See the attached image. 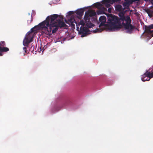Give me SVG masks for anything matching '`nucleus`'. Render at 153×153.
<instances>
[{
  "mask_svg": "<svg viewBox=\"0 0 153 153\" xmlns=\"http://www.w3.org/2000/svg\"><path fill=\"white\" fill-rule=\"evenodd\" d=\"M63 20V16L62 15L55 14L48 16L45 20L32 28L27 34L29 35L38 30L44 29L46 31V34L50 36L56 33L59 27H64L66 26Z\"/></svg>",
  "mask_w": 153,
  "mask_h": 153,
  "instance_id": "nucleus-1",
  "label": "nucleus"
},
{
  "mask_svg": "<svg viewBox=\"0 0 153 153\" xmlns=\"http://www.w3.org/2000/svg\"><path fill=\"white\" fill-rule=\"evenodd\" d=\"M108 19V27L111 31L115 30L121 28L122 26L126 30V32L131 33L134 27L131 24V20L130 17H125L123 14H120V19L112 14L107 15Z\"/></svg>",
  "mask_w": 153,
  "mask_h": 153,
  "instance_id": "nucleus-2",
  "label": "nucleus"
},
{
  "mask_svg": "<svg viewBox=\"0 0 153 153\" xmlns=\"http://www.w3.org/2000/svg\"><path fill=\"white\" fill-rule=\"evenodd\" d=\"M153 77V72L152 73L146 71V72L141 76V79L142 81H149Z\"/></svg>",
  "mask_w": 153,
  "mask_h": 153,
  "instance_id": "nucleus-3",
  "label": "nucleus"
},
{
  "mask_svg": "<svg viewBox=\"0 0 153 153\" xmlns=\"http://www.w3.org/2000/svg\"><path fill=\"white\" fill-rule=\"evenodd\" d=\"M77 30L79 31V34L82 35L81 37H83L86 36L88 34V29L83 26L81 27L80 28L79 27H77Z\"/></svg>",
  "mask_w": 153,
  "mask_h": 153,
  "instance_id": "nucleus-4",
  "label": "nucleus"
},
{
  "mask_svg": "<svg viewBox=\"0 0 153 153\" xmlns=\"http://www.w3.org/2000/svg\"><path fill=\"white\" fill-rule=\"evenodd\" d=\"M145 33L151 37L153 36V24L148 26L145 25Z\"/></svg>",
  "mask_w": 153,
  "mask_h": 153,
  "instance_id": "nucleus-5",
  "label": "nucleus"
},
{
  "mask_svg": "<svg viewBox=\"0 0 153 153\" xmlns=\"http://www.w3.org/2000/svg\"><path fill=\"white\" fill-rule=\"evenodd\" d=\"M89 17L87 12H86L84 16V20L86 23V26L88 27L91 28L93 27L94 26V25L90 22Z\"/></svg>",
  "mask_w": 153,
  "mask_h": 153,
  "instance_id": "nucleus-6",
  "label": "nucleus"
},
{
  "mask_svg": "<svg viewBox=\"0 0 153 153\" xmlns=\"http://www.w3.org/2000/svg\"><path fill=\"white\" fill-rule=\"evenodd\" d=\"M94 6L97 8L101 10H99L97 11V14H105L104 10H106L105 7H103L102 4L100 2H97L94 4Z\"/></svg>",
  "mask_w": 153,
  "mask_h": 153,
  "instance_id": "nucleus-7",
  "label": "nucleus"
},
{
  "mask_svg": "<svg viewBox=\"0 0 153 153\" xmlns=\"http://www.w3.org/2000/svg\"><path fill=\"white\" fill-rule=\"evenodd\" d=\"M99 20L101 22L100 24L99 25L100 27L105 25V23L106 21V18L105 16H101L99 18Z\"/></svg>",
  "mask_w": 153,
  "mask_h": 153,
  "instance_id": "nucleus-8",
  "label": "nucleus"
},
{
  "mask_svg": "<svg viewBox=\"0 0 153 153\" xmlns=\"http://www.w3.org/2000/svg\"><path fill=\"white\" fill-rule=\"evenodd\" d=\"M32 41V39H30L28 37H25L23 41V45L25 46H27L29 43Z\"/></svg>",
  "mask_w": 153,
  "mask_h": 153,
  "instance_id": "nucleus-9",
  "label": "nucleus"
},
{
  "mask_svg": "<svg viewBox=\"0 0 153 153\" xmlns=\"http://www.w3.org/2000/svg\"><path fill=\"white\" fill-rule=\"evenodd\" d=\"M125 2L123 3V5L124 8H128L129 5L134 2V0H124Z\"/></svg>",
  "mask_w": 153,
  "mask_h": 153,
  "instance_id": "nucleus-10",
  "label": "nucleus"
},
{
  "mask_svg": "<svg viewBox=\"0 0 153 153\" xmlns=\"http://www.w3.org/2000/svg\"><path fill=\"white\" fill-rule=\"evenodd\" d=\"M84 11V9L83 8H81L76 11V14L79 17V19L81 18L83 15Z\"/></svg>",
  "mask_w": 153,
  "mask_h": 153,
  "instance_id": "nucleus-11",
  "label": "nucleus"
},
{
  "mask_svg": "<svg viewBox=\"0 0 153 153\" xmlns=\"http://www.w3.org/2000/svg\"><path fill=\"white\" fill-rule=\"evenodd\" d=\"M111 0H103L101 3L102 4L105 5L106 7L108 8L110 6V4H111Z\"/></svg>",
  "mask_w": 153,
  "mask_h": 153,
  "instance_id": "nucleus-12",
  "label": "nucleus"
},
{
  "mask_svg": "<svg viewBox=\"0 0 153 153\" xmlns=\"http://www.w3.org/2000/svg\"><path fill=\"white\" fill-rule=\"evenodd\" d=\"M9 50L8 48L0 46V56H3V52H6Z\"/></svg>",
  "mask_w": 153,
  "mask_h": 153,
  "instance_id": "nucleus-13",
  "label": "nucleus"
},
{
  "mask_svg": "<svg viewBox=\"0 0 153 153\" xmlns=\"http://www.w3.org/2000/svg\"><path fill=\"white\" fill-rule=\"evenodd\" d=\"M144 10L150 17H151L153 16V9L151 10L149 8H146Z\"/></svg>",
  "mask_w": 153,
  "mask_h": 153,
  "instance_id": "nucleus-14",
  "label": "nucleus"
},
{
  "mask_svg": "<svg viewBox=\"0 0 153 153\" xmlns=\"http://www.w3.org/2000/svg\"><path fill=\"white\" fill-rule=\"evenodd\" d=\"M27 22L28 24H30L33 21L32 16L30 15V14H29L28 16L27 17Z\"/></svg>",
  "mask_w": 153,
  "mask_h": 153,
  "instance_id": "nucleus-15",
  "label": "nucleus"
},
{
  "mask_svg": "<svg viewBox=\"0 0 153 153\" xmlns=\"http://www.w3.org/2000/svg\"><path fill=\"white\" fill-rule=\"evenodd\" d=\"M116 10L117 11H121L123 9V7L121 5H117L115 6Z\"/></svg>",
  "mask_w": 153,
  "mask_h": 153,
  "instance_id": "nucleus-16",
  "label": "nucleus"
},
{
  "mask_svg": "<svg viewBox=\"0 0 153 153\" xmlns=\"http://www.w3.org/2000/svg\"><path fill=\"white\" fill-rule=\"evenodd\" d=\"M88 13L90 17H92L95 16L96 14V13L94 11H91L89 12H87Z\"/></svg>",
  "mask_w": 153,
  "mask_h": 153,
  "instance_id": "nucleus-17",
  "label": "nucleus"
},
{
  "mask_svg": "<svg viewBox=\"0 0 153 153\" xmlns=\"http://www.w3.org/2000/svg\"><path fill=\"white\" fill-rule=\"evenodd\" d=\"M136 16L137 17V19H139L140 17V14L137 12L136 10L134 8V17Z\"/></svg>",
  "mask_w": 153,
  "mask_h": 153,
  "instance_id": "nucleus-18",
  "label": "nucleus"
},
{
  "mask_svg": "<svg viewBox=\"0 0 153 153\" xmlns=\"http://www.w3.org/2000/svg\"><path fill=\"white\" fill-rule=\"evenodd\" d=\"M68 22L69 23H72V22H75V23H76V21H75L73 17H71L68 19Z\"/></svg>",
  "mask_w": 153,
  "mask_h": 153,
  "instance_id": "nucleus-19",
  "label": "nucleus"
},
{
  "mask_svg": "<svg viewBox=\"0 0 153 153\" xmlns=\"http://www.w3.org/2000/svg\"><path fill=\"white\" fill-rule=\"evenodd\" d=\"M6 45L4 41H1L0 42V46L4 47Z\"/></svg>",
  "mask_w": 153,
  "mask_h": 153,
  "instance_id": "nucleus-20",
  "label": "nucleus"
},
{
  "mask_svg": "<svg viewBox=\"0 0 153 153\" xmlns=\"http://www.w3.org/2000/svg\"><path fill=\"white\" fill-rule=\"evenodd\" d=\"M85 22L82 19L81 20L80 22H79L80 25H82V26L84 27V26L85 25Z\"/></svg>",
  "mask_w": 153,
  "mask_h": 153,
  "instance_id": "nucleus-21",
  "label": "nucleus"
},
{
  "mask_svg": "<svg viewBox=\"0 0 153 153\" xmlns=\"http://www.w3.org/2000/svg\"><path fill=\"white\" fill-rule=\"evenodd\" d=\"M111 4H112L113 3L117 2H119L121 1V0H111Z\"/></svg>",
  "mask_w": 153,
  "mask_h": 153,
  "instance_id": "nucleus-22",
  "label": "nucleus"
},
{
  "mask_svg": "<svg viewBox=\"0 0 153 153\" xmlns=\"http://www.w3.org/2000/svg\"><path fill=\"white\" fill-rule=\"evenodd\" d=\"M23 50L25 51V53H24V55H25L26 54V53H28V51H27V48L26 47H24L23 48Z\"/></svg>",
  "mask_w": 153,
  "mask_h": 153,
  "instance_id": "nucleus-23",
  "label": "nucleus"
},
{
  "mask_svg": "<svg viewBox=\"0 0 153 153\" xmlns=\"http://www.w3.org/2000/svg\"><path fill=\"white\" fill-rule=\"evenodd\" d=\"M74 12L73 11H70L68 13V16H70L73 14Z\"/></svg>",
  "mask_w": 153,
  "mask_h": 153,
  "instance_id": "nucleus-24",
  "label": "nucleus"
},
{
  "mask_svg": "<svg viewBox=\"0 0 153 153\" xmlns=\"http://www.w3.org/2000/svg\"><path fill=\"white\" fill-rule=\"evenodd\" d=\"M108 11L109 13H111V8L110 7H109L108 9Z\"/></svg>",
  "mask_w": 153,
  "mask_h": 153,
  "instance_id": "nucleus-25",
  "label": "nucleus"
},
{
  "mask_svg": "<svg viewBox=\"0 0 153 153\" xmlns=\"http://www.w3.org/2000/svg\"><path fill=\"white\" fill-rule=\"evenodd\" d=\"M144 0L146 2H147V1L150 2L152 4L153 3V0Z\"/></svg>",
  "mask_w": 153,
  "mask_h": 153,
  "instance_id": "nucleus-26",
  "label": "nucleus"
},
{
  "mask_svg": "<svg viewBox=\"0 0 153 153\" xmlns=\"http://www.w3.org/2000/svg\"><path fill=\"white\" fill-rule=\"evenodd\" d=\"M71 25V26L72 27H74L75 26V25L74 24V22L72 23H70Z\"/></svg>",
  "mask_w": 153,
  "mask_h": 153,
  "instance_id": "nucleus-27",
  "label": "nucleus"
},
{
  "mask_svg": "<svg viewBox=\"0 0 153 153\" xmlns=\"http://www.w3.org/2000/svg\"><path fill=\"white\" fill-rule=\"evenodd\" d=\"M98 31H96V30H95L94 31V32H101L102 30H103L102 29L100 31V30H99V29H97V30Z\"/></svg>",
  "mask_w": 153,
  "mask_h": 153,
  "instance_id": "nucleus-28",
  "label": "nucleus"
},
{
  "mask_svg": "<svg viewBox=\"0 0 153 153\" xmlns=\"http://www.w3.org/2000/svg\"><path fill=\"white\" fill-rule=\"evenodd\" d=\"M134 31H135V30H137L138 31H139V29H138V28H137V27H135V26H134Z\"/></svg>",
  "mask_w": 153,
  "mask_h": 153,
  "instance_id": "nucleus-29",
  "label": "nucleus"
},
{
  "mask_svg": "<svg viewBox=\"0 0 153 153\" xmlns=\"http://www.w3.org/2000/svg\"><path fill=\"white\" fill-rule=\"evenodd\" d=\"M47 45L44 46V47H43V48L44 49V50H45L46 48H47Z\"/></svg>",
  "mask_w": 153,
  "mask_h": 153,
  "instance_id": "nucleus-30",
  "label": "nucleus"
},
{
  "mask_svg": "<svg viewBox=\"0 0 153 153\" xmlns=\"http://www.w3.org/2000/svg\"><path fill=\"white\" fill-rule=\"evenodd\" d=\"M137 25H139V22H137Z\"/></svg>",
  "mask_w": 153,
  "mask_h": 153,
  "instance_id": "nucleus-31",
  "label": "nucleus"
},
{
  "mask_svg": "<svg viewBox=\"0 0 153 153\" xmlns=\"http://www.w3.org/2000/svg\"><path fill=\"white\" fill-rule=\"evenodd\" d=\"M148 78V76H147L146 77H145V79H146V78Z\"/></svg>",
  "mask_w": 153,
  "mask_h": 153,
  "instance_id": "nucleus-32",
  "label": "nucleus"
},
{
  "mask_svg": "<svg viewBox=\"0 0 153 153\" xmlns=\"http://www.w3.org/2000/svg\"><path fill=\"white\" fill-rule=\"evenodd\" d=\"M65 22L66 23H68V22L67 21H65Z\"/></svg>",
  "mask_w": 153,
  "mask_h": 153,
  "instance_id": "nucleus-33",
  "label": "nucleus"
},
{
  "mask_svg": "<svg viewBox=\"0 0 153 153\" xmlns=\"http://www.w3.org/2000/svg\"><path fill=\"white\" fill-rule=\"evenodd\" d=\"M152 4H153V3Z\"/></svg>",
  "mask_w": 153,
  "mask_h": 153,
  "instance_id": "nucleus-34",
  "label": "nucleus"
}]
</instances>
